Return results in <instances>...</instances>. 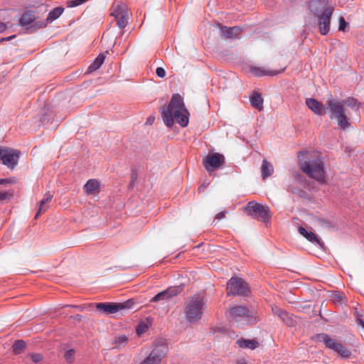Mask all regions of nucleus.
<instances>
[{"mask_svg":"<svg viewBox=\"0 0 364 364\" xmlns=\"http://www.w3.org/2000/svg\"><path fill=\"white\" fill-rule=\"evenodd\" d=\"M168 348L164 341H159L154 343V348L140 364H160L161 360L166 355Z\"/></svg>","mask_w":364,"mask_h":364,"instance_id":"nucleus-7","label":"nucleus"},{"mask_svg":"<svg viewBox=\"0 0 364 364\" xmlns=\"http://www.w3.org/2000/svg\"><path fill=\"white\" fill-rule=\"evenodd\" d=\"M249 291L248 284L242 278L232 277L227 283L228 296H247Z\"/></svg>","mask_w":364,"mask_h":364,"instance_id":"nucleus-10","label":"nucleus"},{"mask_svg":"<svg viewBox=\"0 0 364 364\" xmlns=\"http://www.w3.org/2000/svg\"><path fill=\"white\" fill-rule=\"evenodd\" d=\"M263 98L259 92H254L250 97L251 105L258 110H262L263 109Z\"/></svg>","mask_w":364,"mask_h":364,"instance_id":"nucleus-24","label":"nucleus"},{"mask_svg":"<svg viewBox=\"0 0 364 364\" xmlns=\"http://www.w3.org/2000/svg\"><path fill=\"white\" fill-rule=\"evenodd\" d=\"M9 183V179L7 178H1L0 179V185H5Z\"/></svg>","mask_w":364,"mask_h":364,"instance_id":"nucleus-45","label":"nucleus"},{"mask_svg":"<svg viewBox=\"0 0 364 364\" xmlns=\"http://www.w3.org/2000/svg\"><path fill=\"white\" fill-rule=\"evenodd\" d=\"M6 29V25L0 21V33H3Z\"/></svg>","mask_w":364,"mask_h":364,"instance_id":"nucleus-43","label":"nucleus"},{"mask_svg":"<svg viewBox=\"0 0 364 364\" xmlns=\"http://www.w3.org/2000/svg\"><path fill=\"white\" fill-rule=\"evenodd\" d=\"M218 27L220 31L222 36L228 39L237 38L242 31L240 26L228 27L218 23Z\"/></svg>","mask_w":364,"mask_h":364,"instance_id":"nucleus-16","label":"nucleus"},{"mask_svg":"<svg viewBox=\"0 0 364 364\" xmlns=\"http://www.w3.org/2000/svg\"><path fill=\"white\" fill-rule=\"evenodd\" d=\"M313 339L322 343L326 348L337 353L343 358H349L352 355L350 349L343 346L337 339L330 337L327 333H318L314 336Z\"/></svg>","mask_w":364,"mask_h":364,"instance_id":"nucleus-5","label":"nucleus"},{"mask_svg":"<svg viewBox=\"0 0 364 364\" xmlns=\"http://www.w3.org/2000/svg\"><path fill=\"white\" fill-rule=\"evenodd\" d=\"M11 195L7 192H0V201L9 199Z\"/></svg>","mask_w":364,"mask_h":364,"instance_id":"nucleus-41","label":"nucleus"},{"mask_svg":"<svg viewBox=\"0 0 364 364\" xmlns=\"http://www.w3.org/2000/svg\"><path fill=\"white\" fill-rule=\"evenodd\" d=\"M183 287L182 285L180 286H174L170 287L156 294L151 299V302H157L160 301L168 300L173 296H177L180 294L183 290Z\"/></svg>","mask_w":364,"mask_h":364,"instance_id":"nucleus-14","label":"nucleus"},{"mask_svg":"<svg viewBox=\"0 0 364 364\" xmlns=\"http://www.w3.org/2000/svg\"><path fill=\"white\" fill-rule=\"evenodd\" d=\"M25 348L26 343L23 340H18L15 341L12 346L13 350L16 355L21 353Z\"/></svg>","mask_w":364,"mask_h":364,"instance_id":"nucleus-29","label":"nucleus"},{"mask_svg":"<svg viewBox=\"0 0 364 364\" xmlns=\"http://www.w3.org/2000/svg\"><path fill=\"white\" fill-rule=\"evenodd\" d=\"M318 222H319L320 225L324 228H331L333 227V225L328 221H326L324 220H319Z\"/></svg>","mask_w":364,"mask_h":364,"instance_id":"nucleus-39","label":"nucleus"},{"mask_svg":"<svg viewBox=\"0 0 364 364\" xmlns=\"http://www.w3.org/2000/svg\"><path fill=\"white\" fill-rule=\"evenodd\" d=\"M83 188L87 194H95L100 191V183L96 179H90L84 185Z\"/></svg>","mask_w":364,"mask_h":364,"instance_id":"nucleus-20","label":"nucleus"},{"mask_svg":"<svg viewBox=\"0 0 364 364\" xmlns=\"http://www.w3.org/2000/svg\"><path fill=\"white\" fill-rule=\"evenodd\" d=\"M227 213H228V212H227V211H225V210H224V211H221V212H220L219 213H218V214L215 215V220H213V223H215V221L216 220H221V219L225 218V215H226V214H227Z\"/></svg>","mask_w":364,"mask_h":364,"instance_id":"nucleus-40","label":"nucleus"},{"mask_svg":"<svg viewBox=\"0 0 364 364\" xmlns=\"http://www.w3.org/2000/svg\"><path fill=\"white\" fill-rule=\"evenodd\" d=\"M205 304L200 297L191 299L183 310L186 321L191 323H198L203 316Z\"/></svg>","mask_w":364,"mask_h":364,"instance_id":"nucleus-4","label":"nucleus"},{"mask_svg":"<svg viewBox=\"0 0 364 364\" xmlns=\"http://www.w3.org/2000/svg\"><path fill=\"white\" fill-rule=\"evenodd\" d=\"M19 25L23 27L26 33H32L46 26L43 21H36V16L33 11H26L19 20Z\"/></svg>","mask_w":364,"mask_h":364,"instance_id":"nucleus-8","label":"nucleus"},{"mask_svg":"<svg viewBox=\"0 0 364 364\" xmlns=\"http://www.w3.org/2000/svg\"><path fill=\"white\" fill-rule=\"evenodd\" d=\"M148 329V326L145 323H139L136 327V333L138 335H141L146 332V331Z\"/></svg>","mask_w":364,"mask_h":364,"instance_id":"nucleus-34","label":"nucleus"},{"mask_svg":"<svg viewBox=\"0 0 364 364\" xmlns=\"http://www.w3.org/2000/svg\"><path fill=\"white\" fill-rule=\"evenodd\" d=\"M274 172L273 166L271 163L268 162L266 159L262 161L261 167L262 177L263 180L270 176Z\"/></svg>","mask_w":364,"mask_h":364,"instance_id":"nucleus-25","label":"nucleus"},{"mask_svg":"<svg viewBox=\"0 0 364 364\" xmlns=\"http://www.w3.org/2000/svg\"><path fill=\"white\" fill-rule=\"evenodd\" d=\"M127 8L125 4L114 3L111 7V15L114 17V18H117V17L124 15V14L127 13Z\"/></svg>","mask_w":364,"mask_h":364,"instance_id":"nucleus-21","label":"nucleus"},{"mask_svg":"<svg viewBox=\"0 0 364 364\" xmlns=\"http://www.w3.org/2000/svg\"><path fill=\"white\" fill-rule=\"evenodd\" d=\"M333 11L332 7L326 8L324 11L321 14H316L318 16V24L319 26V31L321 35L325 36L328 34L330 30L331 18Z\"/></svg>","mask_w":364,"mask_h":364,"instance_id":"nucleus-13","label":"nucleus"},{"mask_svg":"<svg viewBox=\"0 0 364 364\" xmlns=\"http://www.w3.org/2000/svg\"><path fill=\"white\" fill-rule=\"evenodd\" d=\"M120 306L117 303H98L96 304V309L105 314H114L118 311Z\"/></svg>","mask_w":364,"mask_h":364,"instance_id":"nucleus-17","label":"nucleus"},{"mask_svg":"<svg viewBox=\"0 0 364 364\" xmlns=\"http://www.w3.org/2000/svg\"><path fill=\"white\" fill-rule=\"evenodd\" d=\"M284 70L285 68L281 69L279 70H265L264 68L260 67H253L251 68V71L257 77H262L264 75L274 76L284 72Z\"/></svg>","mask_w":364,"mask_h":364,"instance_id":"nucleus-18","label":"nucleus"},{"mask_svg":"<svg viewBox=\"0 0 364 364\" xmlns=\"http://www.w3.org/2000/svg\"><path fill=\"white\" fill-rule=\"evenodd\" d=\"M30 355H31V358L32 359L33 362L35 363H39L43 359V356L40 353H31Z\"/></svg>","mask_w":364,"mask_h":364,"instance_id":"nucleus-36","label":"nucleus"},{"mask_svg":"<svg viewBox=\"0 0 364 364\" xmlns=\"http://www.w3.org/2000/svg\"><path fill=\"white\" fill-rule=\"evenodd\" d=\"M156 73L159 77H164L166 75L165 70L161 67H158L156 70Z\"/></svg>","mask_w":364,"mask_h":364,"instance_id":"nucleus-37","label":"nucleus"},{"mask_svg":"<svg viewBox=\"0 0 364 364\" xmlns=\"http://www.w3.org/2000/svg\"><path fill=\"white\" fill-rule=\"evenodd\" d=\"M128 12L124 14V15H122L117 18H115L117 21V25L119 28H124L127 26L128 23Z\"/></svg>","mask_w":364,"mask_h":364,"instance_id":"nucleus-30","label":"nucleus"},{"mask_svg":"<svg viewBox=\"0 0 364 364\" xmlns=\"http://www.w3.org/2000/svg\"><path fill=\"white\" fill-rule=\"evenodd\" d=\"M64 11V8L61 6L56 7L51 10L47 17V20L48 21H53L55 19H57L58 17L60 16V15L63 14Z\"/></svg>","mask_w":364,"mask_h":364,"instance_id":"nucleus-27","label":"nucleus"},{"mask_svg":"<svg viewBox=\"0 0 364 364\" xmlns=\"http://www.w3.org/2000/svg\"><path fill=\"white\" fill-rule=\"evenodd\" d=\"M136 179V173L134 172L132 174V180L130 182L131 186H133L134 184Z\"/></svg>","mask_w":364,"mask_h":364,"instance_id":"nucleus-42","label":"nucleus"},{"mask_svg":"<svg viewBox=\"0 0 364 364\" xmlns=\"http://www.w3.org/2000/svg\"><path fill=\"white\" fill-rule=\"evenodd\" d=\"M299 233L303 235L307 240L314 243L315 245H318L319 246H322L323 242L320 241L318 237L316 235V234L313 232H308L304 228L299 227Z\"/></svg>","mask_w":364,"mask_h":364,"instance_id":"nucleus-19","label":"nucleus"},{"mask_svg":"<svg viewBox=\"0 0 364 364\" xmlns=\"http://www.w3.org/2000/svg\"><path fill=\"white\" fill-rule=\"evenodd\" d=\"M246 210L253 218L263 223H267L271 218V211L267 205H263L255 201L249 202Z\"/></svg>","mask_w":364,"mask_h":364,"instance_id":"nucleus-9","label":"nucleus"},{"mask_svg":"<svg viewBox=\"0 0 364 364\" xmlns=\"http://www.w3.org/2000/svg\"><path fill=\"white\" fill-rule=\"evenodd\" d=\"M127 337L125 335H119L114 338L112 343L114 345V348H120L127 343Z\"/></svg>","mask_w":364,"mask_h":364,"instance_id":"nucleus-28","label":"nucleus"},{"mask_svg":"<svg viewBox=\"0 0 364 364\" xmlns=\"http://www.w3.org/2000/svg\"><path fill=\"white\" fill-rule=\"evenodd\" d=\"M154 120V117H149L146 120V124H151Z\"/></svg>","mask_w":364,"mask_h":364,"instance_id":"nucleus-46","label":"nucleus"},{"mask_svg":"<svg viewBox=\"0 0 364 364\" xmlns=\"http://www.w3.org/2000/svg\"><path fill=\"white\" fill-rule=\"evenodd\" d=\"M237 344L242 348H249L251 350H254L259 346V342L255 339L241 338L237 341Z\"/></svg>","mask_w":364,"mask_h":364,"instance_id":"nucleus-22","label":"nucleus"},{"mask_svg":"<svg viewBox=\"0 0 364 364\" xmlns=\"http://www.w3.org/2000/svg\"><path fill=\"white\" fill-rule=\"evenodd\" d=\"M53 196V195L50 192L48 191L46 193V197L43 199H42L40 202V206H39L38 210L36 213V216H35L36 218H37L41 213H44L48 210V206L46 204L50 200H51Z\"/></svg>","mask_w":364,"mask_h":364,"instance_id":"nucleus-26","label":"nucleus"},{"mask_svg":"<svg viewBox=\"0 0 364 364\" xmlns=\"http://www.w3.org/2000/svg\"><path fill=\"white\" fill-rule=\"evenodd\" d=\"M272 312L277 315L287 326L294 327L296 325V321L293 315L278 306L272 307Z\"/></svg>","mask_w":364,"mask_h":364,"instance_id":"nucleus-15","label":"nucleus"},{"mask_svg":"<svg viewBox=\"0 0 364 364\" xmlns=\"http://www.w3.org/2000/svg\"><path fill=\"white\" fill-rule=\"evenodd\" d=\"M161 112L164 124L169 128L173 125L174 119L183 127L188 124L189 112L179 94H173L168 105L162 108Z\"/></svg>","mask_w":364,"mask_h":364,"instance_id":"nucleus-2","label":"nucleus"},{"mask_svg":"<svg viewBox=\"0 0 364 364\" xmlns=\"http://www.w3.org/2000/svg\"><path fill=\"white\" fill-rule=\"evenodd\" d=\"M300 166L302 172L309 178L321 183H326L323 163L321 158L317 157L313 160L302 161L300 163Z\"/></svg>","mask_w":364,"mask_h":364,"instance_id":"nucleus-3","label":"nucleus"},{"mask_svg":"<svg viewBox=\"0 0 364 364\" xmlns=\"http://www.w3.org/2000/svg\"><path fill=\"white\" fill-rule=\"evenodd\" d=\"M359 323L364 328V321L363 320H359Z\"/></svg>","mask_w":364,"mask_h":364,"instance_id":"nucleus-49","label":"nucleus"},{"mask_svg":"<svg viewBox=\"0 0 364 364\" xmlns=\"http://www.w3.org/2000/svg\"><path fill=\"white\" fill-rule=\"evenodd\" d=\"M228 318L230 321H237L245 318L250 323L256 322L255 313L246 306H235L230 308Z\"/></svg>","mask_w":364,"mask_h":364,"instance_id":"nucleus-6","label":"nucleus"},{"mask_svg":"<svg viewBox=\"0 0 364 364\" xmlns=\"http://www.w3.org/2000/svg\"><path fill=\"white\" fill-rule=\"evenodd\" d=\"M105 53H100L97 55V57L95 59L93 63L90 65L87 68V73H92L97 70H98L102 65L105 59Z\"/></svg>","mask_w":364,"mask_h":364,"instance_id":"nucleus-23","label":"nucleus"},{"mask_svg":"<svg viewBox=\"0 0 364 364\" xmlns=\"http://www.w3.org/2000/svg\"><path fill=\"white\" fill-rule=\"evenodd\" d=\"M64 357L68 362L72 363L75 358V350L73 349L67 350L65 353Z\"/></svg>","mask_w":364,"mask_h":364,"instance_id":"nucleus-33","label":"nucleus"},{"mask_svg":"<svg viewBox=\"0 0 364 364\" xmlns=\"http://www.w3.org/2000/svg\"><path fill=\"white\" fill-rule=\"evenodd\" d=\"M236 364H247V363H246L245 359L240 358V359L237 360Z\"/></svg>","mask_w":364,"mask_h":364,"instance_id":"nucleus-47","label":"nucleus"},{"mask_svg":"<svg viewBox=\"0 0 364 364\" xmlns=\"http://www.w3.org/2000/svg\"><path fill=\"white\" fill-rule=\"evenodd\" d=\"M77 317L78 319H80L81 316L80 315H77Z\"/></svg>","mask_w":364,"mask_h":364,"instance_id":"nucleus-50","label":"nucleus"},{"mask_svg":"<svg viewBox=\"0 0 364 364\" xmlns=\"http://www.w3.org/2000/svg\"><path fill=\"white\" fill-rule=\"evenodd\" d=\"M348 23L345 21L343 17H340L339 18V27L338 30L341 31H345L346 26Z\"/></svg>","mask_w":364,"mask_h":364,"instance_id":"nucleus-35","label":"nucleus"},{"mask_svg":"<svg viewBox=\"0 0 364 364\" xmlns=\"http://www.w3.org/2000/svg\"><path fill=\"white\" fill-rule=\"evenodd\" d=\"M88 0H68L67 1L68 7H76L86 3Z\"/></svg>","mask_w":364,"mask_h":364,"instance_id":"nucleus-32","label":"nucleus"},{"mask_svg":"<svg viewBox=\"0 0 364 364\" xmlns=\"http://www.w3.org/2000/svg\"><path fill=\"white\" fill-rule=\"evenodd\" d=\"M334 301L341 302L343 300L346 299L345 296L342 293H336L333 296Z\"/></svg>","mask_w":364,"mask_h":364,"instance_id":"nucleus-38","label":"nucleus"},{"mask_svg":"<svg viewBox=\"0 0 364 364\" xmlns=\"http://www.w3.org/2000/svg\"><path fill=\"white\" fill-rule=\"evenodd\" d=\"M21 151L9 147H0V161L7 167L14 169L18 161Z\"/></svg>","mask_w":364,"mask_h":364,"instance_id":"nucleus-11","label":"nucleus"},{"mask_svg":"<svg viewBox=\"0 0 364 364\" xmlns=\"http://www.w3.org/2000/svg\"><path fill=\"white\" fill-rule=\"evenodd\" d=\"M306 105L314 114L321 116L323 111L328 113L329 118L337 122L338 127L345 130L350 127V123L348 117V110L345 107L355 108L356 111L360 109V103L357 99L349 97L345 100L330 97L327 100L323 107L322 103L314 98H307Z\"/></svg>","mask_w":364,"mask_h":364,"instance_id":"nucleus-1","label":"nucleus"},{"mask_svg":"<svg viewBox=\"0 0 364 364\" xmlns=\"http://www.w3.org/2000/svg\"><path fill=\"white\" fill-rule=\"evenodd\" d=\"M15 36H16L14 35V36H9V37H6V38H2L0 39V42L4 41H9V40L15 38Z\"/></svg>","mask_w":364,"mask_h":364,"instance_id":"nucleus-44","label":"nucleus"},{"mask_svg":"<svg viewBox=\"0 0 364 364\" xmlns=\"http://www.w3.org/2000/svg\"><path fill=\"white\" fill-rule=\"evenodd\" d=\"M134 304L135 302L132 299H128L124 302L117 303V305L120 306V307L118 308V311L129 310L133 309Z\"/></svg>","mask_w":364,"mask_h":364,"instance_id":"nucleus-31","label":"nucleus"},{"mask_svg":"<svg viewBox=\"0 0 364 364\" xmlns=\"http://www.w3.org/2000/svg\"><path fill=\"white\" fill-rule=\"evenodd\" d=\"M75 308L79 309L80 310L82 311L84 307L82 306H74Z\"/></svg>","mask_w":364,"mask_h":364,"instance_id":"nucleus-48","label":"nucleus"},{"mask_svg":"<svg viewBox=\"0 0 364 364\" xmlns=\"http://www.w3.org/2000/svg\"><path fill=\"white\" fill-rule=\"evenodd\" d=\"M224 163L225 156L220 153L209 154L203 160V165L208 173L219 168Z\"/></svg>","mask_w":364,"mask_h":364,"instance_id":"nucleus-12","label":"nucleus"}]
</instances>
